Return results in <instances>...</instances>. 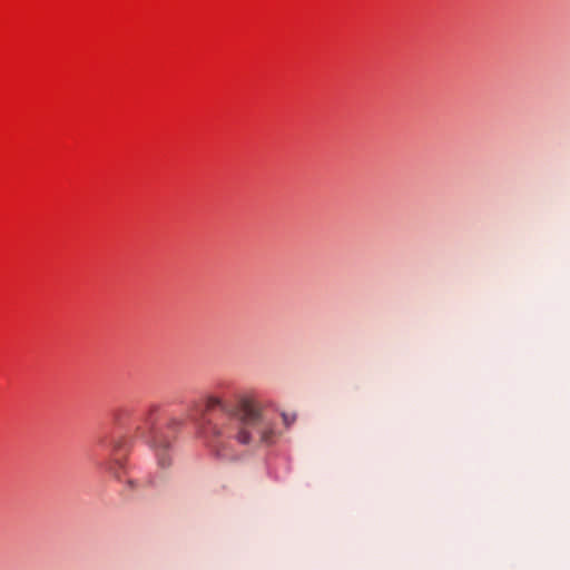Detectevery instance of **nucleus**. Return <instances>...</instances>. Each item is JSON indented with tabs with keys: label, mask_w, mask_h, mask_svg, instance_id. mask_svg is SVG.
Here are the masks:
<instances>
[{
	"label": "nucleus",
	"mask_w": 570,
	"mask_h": 570,
	"mask_svg": "<svg viewBox=\"0 0 570 570\" xmlns=\"http://www.w3.org/2000/svg\"><path fill=\"white\" fill-rule=\"evenodd\" d=\"M208 411H220L227 416V422L214 428L216 441L213 443L218 456L224 459L233 458L226 452L220 438L236 440L239 444L246 445L252 441V432L257 430L263 443H271L273 431L264 425V419L259 405L249 396H239L237 400H227L217 395H209L206 400Z\"/></svg>",
	"instance_id": "nucleus-1"
},
{
	"label": "nucleus",
	"mask_w": 570,
	"mask_h": 570,
	"mask_svg": "<svg viewBox=\"0 0 570 570\" xmlns=\"http://www.w3.org/2000/svg\"><path fill=\"white\" fill-rule=\"evenodd\" d=\"M159 406L150 405L142 414L140 423L136 426V436L144 439L156 451L158 464L163 468L170 464L168 449L170 440L155 428L158 420Z\"/></svg>",
	"instance_id": "nucleus-2"
},
{
	"label": "nucleus",
	"mask_w": 570,
	"mask_h": 570,
	"mask_svg": "<svg viewBox=\"0 0 570 570\" xmlns=\"http://www.w3.org/2000/svg\"><path fill=\"white\" fill-rule=\"evenodd\" d=\"M179 424V421L177 419H171L168 423V428L169 429H174L175 426H177Z\"/></svg>",
	"instance_id": "nucleus-3"
}]
</instances>
